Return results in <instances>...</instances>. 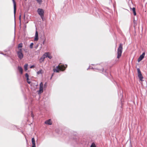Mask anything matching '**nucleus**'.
Instances as JSON below:
<instances>
[{
    "label": "nucleus",
    "instance_id": "nucleus-1",
    "mask_svg": "<svg viewBox=\"0 0 147 147\" xmlns=\"http://www.w3.org/2000/svg\"><path fill=\"white\" fill-rule=\"evenodd\" d=\"M122 44H120L117 49V58L119 59L121 55L122 52Z\"/></svg>",
    "mask_w": 147,
    "mask_h": 147
},
{
    "label": "nucleus",
    "instance_id": "nucleus-2",
    "mask_svg": "<svg viewBox=\"0 0 147 147\" xmlns=\"http://www.w3.org/2000/svg\"><path fill=\"white\" fill-rule=\"evenodd\" d=\"M65 69V67L64 65L61 66L58 65L57 66L56 69H53V71L54 72H58L60 70H64Z\"/></svg>",
    "mask_w": 147,
    "mask_h": 147
},
{
    "label": "nucleus",
    "instance_id": "nucleus-3",
    "mask_svg": "<svg viewBox=\"0 0 147 147\" xmlns=\"http://www.w3.org/2000/svg\"><path fill=\"white\" fill-rule=\"evenodd\" d=\"M17 54L18 57L20 59H21L23 58L24 55L22 53V50L21 49H19V50L17 52Z\"/></svg>",
    "mask_w": 147,
    "mask_h": 147
},
{
    "label": "nucleus",
    "instance_id": "nucleus-4",
    "mask_svg": "<svg viewBox=\"0 0 147 147\" xmlns=\"http://www.w3.org/2000/svg\"><path fill=\"white\" fill-rule=\"evenodd\" d=\"M37 12L40 16L44 15V11L43 9L41 8H38L37 10Z\"/></svg>",
    "mask_w": 147,
    "mask_h": 147
},
{
    "label": "nucleus",
    "instance_id": "nucleus-5",
    "mask_svg": "<svg viewBox=\"0 0 147 147\" xmlns=\"http://www.w3.org/2000/svg\"><path fill=\"white\" fill-rule=\"evenodd\" d=\"M43 84L42 82H41L40 84L39 90L38 91L39 94L42 93L43 92Z\"/></svg>",
    "mask_w": 147,
    "mask_h": 147
},
{
    "label": "nucleus",
    "instance_id": "nucleus-6",
    "mask_svg": "<svg viewBox=\"0 0 147 147\" xmlns=\"http://www.w3.org/2000/svg\"><path fill=\"white\" fill-rule=\"evenodd\" d=\"M145 55V53L144 52L141 55L138 59V61L139 62L141 61L144 57Z\"/></svg>",
    "mask_w": 147,
    "mask_h": 147
},
{
    "label": "nucleus",
    "instance_id": "nucleus-7",
    "mask_svg": "<svg viewBox=\"0 0 147 147\" xmlns=\"http://www.w3.org/2000/svg\"><path fill=\"white\" fill-rule=\"evenodd\" d=\"M13 4V7H14V17H15V14L16 11V3L15 1V0H12Z\"/></svg>",
    "mask_w": 147,
    "mask_h": 147
},
{
    "label": "nucleus",
    "instance_id": "nucleus-8",
    "mask_svg": "<svg viewBox=\"0 0 147 147\" xmlns=\"http://www.w3.org/2000/svg\"><path fill=\"white\" fill-rule=\"evenodd\" d=\"M38 39V34L37 31L36 30L35 32V38L34 40L36 41H37Z\"/></svg>",
    "mask_w": 147,
    "mask_h": 147
},
{
    "label": "nucleus",
    "instance_id": "nucleus-9",
    "mask_svg": "<svg viewBox=\"0 0 147 147\" xmlns=\"http://www.w3.org/2000/svg\"><path fill=\"white\" fill-rule=\"evenodd\" d=\"M45 123L49 125H51L52 124L51 121V119H49V120L46 121L45 122Z\"/></svg>",
    "mask_w": 147,
    "mask_h": 147
},
{
    "label": "nucleus",
    "instance_id": "nucleus-10",
    "mask_svg": "<svg viewBox=\"0 0 147 147\" xmlns=\"http://www.w3.org/2000/svg\"><path fill=\"white\" fill-rule=\"evenodd\" d=\"M138 76L139 77L140 80L141 81H142L143 80H142L143 78V77L142 75V74L141 73H140L139 74H138Z\"/></svg>",
    "mask_w": 147,
    "mask_h": 147
},
{
    "label": "nucleus",
    "instance_id": "nucleus-11",
    "mask_svg": "<svg viewBox=\"0 0 147 147\" xmlns=\"http://www.w3.org/2000/svg\"><path fill=\"white\" fill-rule=\"evenodd\" d=\"M32 146L36 147L35 139L34 138H32Z\"/></svg>",
    "mask_w": 147,
    "mask_h": 147
},
{
    "label": "nucleus",
    "instance_id": "nucleus-12",
    "mask_svg": "<svg viewBox=\"0 0 147 147\" xmlns=\"http://www.w3.org/2000/svg\"><path fill=\"white\" fill-rule=\"evenodd\" d=\"M45 57L44 56L42 55L40 58L39 59V61L40 63H42L44 61V59L45 58Z\"/></svg>",
    "mask_w": 147,
    "mask_h": 147
},
{
    "label": "nucleus",
    "instance_id": "nucleus-13",
    "mask_svg": "<svg viewBox=\"0 0 147 147\" xmlns=\"http://www.w3.org/2000/svg\"><path fill=\"white\" fill-rule=\"evenodd\" d=\"M18 69L20 73L21 74H22L23 73V69L20 66L18 67Z\"/></svg>",
    "mask_w": 147,
    "mask_h": 147
},
{
    "label": "nucleus",
    "instance_id": "nucleus-14",
    "mask_svg": "<svg viewBox=\"0 0 147 147\" xmlns=\"http://www.w3.org/2000/svg\"><path fill=\"white\" fill-rule=\"evenodd\" d=\"M131 9L133 13H134V16H136V9L134 7H133L132 8H131Z\"/></svg>",
    "mask_w": 147,
    "mask_h": 147
},
{
    "label": "nucleus",
    "instance_id": "nucleus-15",
    "mask_svg": "<svg viewBox=\"0 0 147 147\" xmlns=\"http://www.w3.org/2000/svg\"><path fill=\"white\" fill-rule=\"evenodd\" d=\"M49 53L47 52L45 53L43 55L45 57V58L47 57H48V55H49Z\"/></svg>",
    "mask_w": 147,
    "mask_h": 147
},
{
    "label": "nucleus",
    "instance_id": "nucleus-16",
    "mask_svg": "<svg viewBox=\"0 0 147 147\" xmlns=\"http://www.w3.org/2000/svg\"><path fill=\"white\" fill-rule=\"evenodd\" d=\"M22 43H20L18 45V48L19 49L20 48H21L22 47Z\"/></svg>",
    "mask_w": 147,
    "mask_h": 147
},
{
    "label": "nucleus",
    "instance_id": "nucleus-17",
    "mask_svg": "<svg viewBox=\"0 0 147 147\" xmlns=\"http://www.w3.org/2000/svg\"><path fill=\"white\" fill-rule=\"evenodd\" d=\"M28 64H26L24 65V69L25 71H26L27 70V67H28Z\"/></svg>",
    "mask_w": 147,
    "mask_h": 147
},
{
    "label": "nucleus",
    "instance_id": "nucleus-18",
    "mask_svg": "<svg viewBox=\"0 0 147 147\" xmlns=\"http://www.w3.org/2000/svg\"><path fill=\"white\" fill-rule=\"evenodd\" d=\"M42 69H40L37 72V74H42Z\"/></svg>",
    "mask_w": 147,
    "mask_h": 147
},
{
    "label": "nucleus",
    "instance_id": "nucleus-19",
    "mask_svg": "<svg viewBox=\"0 0 147 147\" xmlns=\"http://www.w3.org/2000/svg\"><path fill=\"white\" fill-rule=\"evenodd\" d=\"M25 76L27 78V80H29V78H28L29 76H28V74L27 73L26 74Z\"/></svg>",
    "mask_w": 147,
    "mask_h": 147
},
{
    "label": "nucleus",
    "instance_id": "nucleus-20",
    "mask_svg": "<svg viewBox=\"0 0 147 147\" xmlns=\"http://www.w3.org/2000/svg\"><path fill=\"white\" fill-rule=\"evenodd\" d=\"M36 0L39 4H40L42 2V0Z\"/></svg>",
    "mask_w": 147,
    "mask_h": 147
},
{
    "label": "nucleus",
    "instance_id": "nucleus-21",
    "mask_svg": "<svg viewBox=\"0 0 147 147\" xmlns=\"http://www.w3.org/2000/svg\"><path fill=\"white\" fill-rule=\"evenodd\" d=\"M90 147H96L95 144L94 143H92Z\"/></svg>",
    "mask_w": 147,
    "mask_h": 147
},
{
    "label": "nucleus",
    "instance_id": "nucleus-22",
    "mask_svg": "<svg viewBox=\"0 0 147 147\" xmlns=\"http://www.w3.org/2000/svg\"><path fill=\"white\" fill-rule=\"evenodd\" d=\"M33 43H31L30 45V47L31 49H32L33 48Z\"/></svg>",
    "mask_w": 147,
    "mask_h": 147
},
{
    "label": "nucleus",
    "instance_id": "nucleus-23",
    "mask_svg": "<svg viewBox=\"0 0 147 147\" xmlns=\"http://www.w3.org/2000/svg\"><path fill=\"white\" fill-rule=\"evenodd\" d=\"M137 71H138V74H139L140 73H140H141L139 68L137 69Z\"/></svg>",
    "mask_w": 147,
    "mask_h": 147
},
{
    "label": "nucleus",
    "instance_id": "nucleus-24",
    "mask_svg": "<svg viewBox=\"0 0 147 147\" xmlns=\"http://www.w3.org/2000/svg\"><path fill=\"white\" fill-rule=\"evenodd\" d=\"M48 57L50 59H51L52 58V57L50 55V54L49 55H48V57Z\"/></svg>",
    "mask_w": 147,
    "mask_h": 147
},
{
    "label": "nucleus",
    "instance_id": "nucleus-25",
    "mask_svg": "<svg viewBox=\"0 0 147 147\" xmlns=\"http://www.w3.org/2000/svg\"><path fill=\"white\" fill-rule=\"evenodd\" d=\"M47 83L45 82V84L44 86V88H46L47 87Z\"/></svg>",
    "mask_w": 147,
    "mask_h": 147
},
{
    "label": "nucleus",
    "instance_id": "nucleus-26",
    "mask_svg": "<svg viewBox=\"0 0 147 147\" xmlns=\"http://www.w3.org/2000/svg\"><path fill=\"white\" fill-rule=\"evenodd\" d=\"M21 15H20V16H19V20H20V22H21Z\"/></svg>",
    "mask_w": 147,
    "mask_h": 147
},
{
    "label": "nucleus",
    "instance_id": "nucleus-27",
    "mask_svg": "<svg viewBox=\"0 0 147 147\" xmlns=\"http://www.w3.org/2000/svg\"><path fill=\"white\" fill-rule=\"evenodd\" d=\"M40 17L42 19V20H43V19L44 18V15H43L42 16H40Z\"/></svg>",
    "mask_w": 147,
    "mask_h": 147
},
{
    "label": "nucleus",
    "instance_id": "nucleus-28",
    "mask_svg": "<svg viewBox=\"0 0 147 147\" xmlns=\"http://www.w3.org/2000/svg\"><path fill=\"white\" fill-rule=\"evenodd\" d=\"M28 83L29 84H30L31 83L30 82L29 80H27Z\"/></svg>",
    "mask_w": 147,
    "mask_h": 147
},
{
    "label": "nucleus",
    "instance_id": "nucleus-29",
    "mask_svg": "<svg viewBox=\"0 0 147 147\" xmlns=\"http://www.w3.org/2000/svg\"><path fill=\"white\" fill-rule=\"evenodd\" d=\"M34 67V65H32V66H31L30 67V68H32L33 67Z\"/></svg>",
    "mask_w": 147,
    "mask_h": 147
},
{
    "label": "nucleus",
    "instance_id": "nucleus-30",
    "mask_svg": "<svg viewBox=\"0 0 147 147\" xmlns=\"http://www.w3.org/2000/svg\"><path fill=\"white\" fill-rule=\"evenodd\" d=\"M31 116L33 118L34 117V115L33 114V113H31Z\"/></svg>",
    "mask_w": 147,
    "mask_h": 147
},
{
    "label": "nucleus",
    "instance_id": "nucleus-31",
    "mask_svg": "<svg viewBox=\"0 0 147 147\" xmlns=\"http://www.w3.org/2000/svg\"><path fill=\"white\" fill-rule=\"evenodd\" d=\"M90 68V69H94V68H93V67H90H90H89L87 69V70H88V69H89V68Z\"/></svg>",
    "mask_w": 147,
    "mask_h": 147
},
{
    "label": "nucleus",
    "instance_id": "nucleus-32",
    "mask_svg": "<svg viewBox=\"0 0 147 147\" xmlns=\"http://www.w3.org/2000/svg\"><path fill=\"white\" fill-rule=\"evenodd\" d=\"M44 42H45V40H44V41H43V44H44Z\"/></svg>",
    "mask_w": 147,
    "mask_h": 147
},
{
    "label": "nucleus",
    "instance_id": "nucleus-33",
    "mask_svg": "<svg viewBox=\"0 0 147 147\" xmlns=\"http://www.w3.org/2000/svg\"><path fill=\"white\" fill-rule=\"evenodd\" d=\"M25 15H24V19H25Z\"/></svg>",
    "mask_w": 147,
    "mask_h": 147
},
{
    "label": "nucleus",
    "instance_id": "nucleus-34",
    "mask_svg": "<svg viewBox=\"0 0 147 147\" xmlns=\"http://www.w3.org/2000/svg\"><path fill=\"white\" fill-rule=\"evenodd\" d=\"M1 54H3V53H1ZM4 55H5V54H4Z\"/></svg>",
    "mask_w": 147,
    "mask_h": 147
},
{
    "label": "nucleus",
    "instance_id": "nucleus-35",
    "mask_svg": "<svg viewBox=\"0 0 147 147\" xmlns=\"http://www.w3.org/2000/svg\"><path fill=\"white\" fill-rule=\"evenodd\" d=\"M32 147H36L32 146Z\"/></svg>",
    "mask_w": 147,
    "mask_h": 147
}]
</instances>
